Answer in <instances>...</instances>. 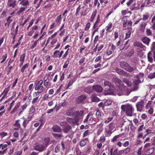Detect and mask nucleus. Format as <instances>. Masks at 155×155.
Instances as JSON below:
<instances>
[{
    "label": "nucleus",
    "instance_id": "f257e3e1",
    "mask_svg": "<svg viewBox=\"0 0 155 155\" xmlns=\"http://www.w3.org/2000/svg\"><path fill=\"white\" fill-rule=\"evenodd\" d=\"M114 80L116 86L113 85L110 81H105L104 82V86L109 87V89L110 88V89L112 91V93L117 92L118 94L119 92H121L122 91V89L121 87L120 84L121 81L118 78H115L114 79Z\"/></svg>",
    "mask_w": 155,
    "mask_h": 155
},
{
    "label": "nucleus",
    "instance_id": "f03ea898",
    "mask_svg": "<svg viewBox=\"0 0 155 155\" xmlns=\"http://www.w3.org/2000/svg\"><path fill=\"white\" fill-rule=\"evenodd\" d=\"M43 81L42 80L37 81L35 83V90L37 91L35 92L36 96L41 94L45 90L43 85Z\"/></svg>",
    "mask_w": 155,
    "mask_h": 155
},
{
    "label": "nucleus",
    "instance_id": "7ed1b4c3",
    "mask_svg": "<svg viewBox=\"0 0 155 155\" xmlns=\"http://www.w3.org/2000/svg\"><path fill=\"white\" fill-rule=\"evenodd\" d=\"M20 104L21 103L20 102H18L16 103L12 111L10 112V114H14L16 112L18 111V115L20 116L22 114V112L26 109L28 106V105L26 103H25L23 105L21 106V108L18 110Z\"/></svg>",
    "mask_w": 155,
    "mask_h": 155
},
{
    "label": "nucleus",
    "instance_id": "20e7f679",
    "mask_svg": "<svg viewBox=\"0 0 155 155\" xmlns=\"http://www.w3.org/2000/svg\"><path fill=\"white\" fill-rule=\"evenodd\" d=\"M121 108L124 112H125L127 116H133L132 113L134 110L132 105L129 104L123 105L121 106Z\"/></svg>",
    "mask_w": 155,
    "mask_h": 155
},
{
    "label": "nucleus",
    "instance_id": "39448f33",
    "mask_svg": "<svg viewBox=\"0 0 155 155\" xmlns=\"http://www.w3.org/2000/svg\"><path fill=\"white\" fill-rule=\"evenodd\" d=\"M120 67L127 71L131 72L135 70L134 67H131L129 64L125 61H121L120 63Z\"/></svg>",
    "mask_w": 155,
    "mask_h": 155
},
{
    "label": "nucleus",
    "instance_id": "423d86ee",
    "mask_svg": "<svg viewBox=\"0 0 155 155\" xmlns=\"http://www.w3.org/2000/svg\"><path fill=\"white\" fill-rule=\"evenodd\" d=\"M60 125L62 127L63 132L67 133L72 128L66 121H63L60 123Z\"/></svg>",
    "mask_w": 155,
    "mask_h": 155
},
{
    "label": "nucleus",
    "instance_id": "0eeeda50",
    "mask_svg": "<svg viewBox=\"0 0 155 155\" xmlns=\"http://www.w3.org/2000/svg\"><path fill=\"white\" fill-rule=\"evenodd\" d=\"M49 74H46L43 78V83L45 87V89L47 91L49 87V86H51V83H50V79H49Z\"/></svg>",
    "mask_w": 155,
    "mask_h": 155
},
{
    "label": "nucleus",
    "instance_id": "6e6552de",
    "mask_svg": "<svg viewBox=\"0 0 155 155\" xmlns=\"http://www.w3.org/2000/svg\"><path fill=\"white\" fill-rule=\"evenodd\" d=\"M94 114L92 112H90L87 116L86 118L84 120V123L88 121L89 124L90 125H91L95 124V123H93L94 120Z\"/></svg>",
    "mask_w": 155,
    "mask_h": 155
},
{
    "label": "nucleus",
    "instance_id": "1a4fd4ad",
    "mask_svg": "<svg viewBox=\"0 0 155 155\" xmlns=\"http://www.w3.org/2000/svg\"><path fill=\"white\" fill-rule=\"evenodd\" d=\"M144 102L143 100H141L136 104V106L137 111L141 112L144 107Z\"/></svg>",
    "mask_w": 155,
    "mask_h": 155
},
{
    "label": "nucleus",
    "instance_id": "9d476101",
    "mask_svg": "<svg viewBox=\"0 0 155 155\" xmlns=\"http://www.w3.org/2000/svg\"><path fill=\"white\" fill-rule=\"evenodd\" d=\"M124 135L125 134L124 133H122L115 135L111 139V142L114 143L119 140H121V139L124 137Z\"/></svg>",
    "mask_w": 155,
    "mask_h": 155
},
{
    "label": "nucleus",
    "instance_id": "9b49d317",
    "mask_svg": "<svg viewBox=\"0 0 155 155\" xmlns=\"http://www.w3.org/2000/svg\"><path fill=\"white\" fill-rule=\"evenodd\" d=\"M6 144H0V150L1 149V151L5 153L7 149V148L8 146L11 145V143L10 142H6Z\"/></svg>",
    "mask_w": 155,
    "mask_h": 155
},
{
    "label": "nucleus",
    "instance_id": "f8f14e48",
    "mask_svg": "<svg viewBox=\"0 0 155 155\" xmlns=\"http://www.w3.org/2000/svg\"><path fill=\"white\" fill-rule=\"evenodd\" d=\"M66 120L67 122L72 125L77 124L79 122V119L73 118L71 117H67Z\"/></svg>",
    "mask_w": 155,
    "mask_h": 155
},
{
    "label": "nucleus",
    "instance_id": "ddd939ff",
    "mask_svg": "<svg viewBox=\"0 0 155 155\" xmlns=\"http://www.w3.org/2000/svg\"><path fill=\"white\" fill-rule=\"evenodd\" d=\"M17 5V2L15 0H8L7 6L8 7L14 8Z\"/></svg>",
    "mask_w": 155,
    "mask_h": 155
},
{
    "label": "nucleus",
    "instance_id": "4468645a",
    "mask_svg": "<svg viewBox=\"0 0 155 155\" xmlns=\"http://www.w3.org/2000/svg\"><path fill=\"white\" fill-rule=\"evenodd\" d=\"M92 89L97 92L100 93L102 92L103 88L101 86L98 85H94L92 87Z\"/></svg>",
    "mask_w": 155,
    "mask_h": 155
},
{
    "label": "nucleus",
    "instance_id": "2eb2a0df",
    "mask_svg": "<svg viewBox=\"0 0 155 155\" xmlns=\"http://www.w3.org/2000/svg\"><path fill=\"white\" fill-rule=\"evenodd\" d=\"M13 126L14 127L13 128L14 130H19L21 127L20 120L18 119L16 120L13 124Z\"/></svg>",
    "mask_w": 155,
    "mask_h": 155
},
{
    "label": "nucleus",
    "instance_id": "dca6fc26",
    "mask_svg": "<svg viewBox=\"0 0 155 155\" xmlns=\"http://www.w3.org/2000/svg\"><path fill=\"white\" fill-rule=\"evenodd\" d=\"M87 98V97L84 95H82L79 96L77 98V101L78 104H81L84 102Z\"/></svg>",
    "mask_w": 155,
    "mask_h": 155
},
{
    "label": "nucleus",
    "instance_id": "f3484780",
    "mask_svg": "<svg viewBox=\"0 0 155 155\" xmlns=\"http://www.w3.org/2000/svg\"><path fill=\"white\" fill-rule=\"evenodd\" d=\"M51 129L54 132L61 133L62 131L61 128L58 125L53 126Z\"/></svg>",
    "mask_w": 155,
    "mask_h": 155
},
{
    "label": "nucleus",
    "instance_id": "a211bd4d",
    "mask_svg": "<svg viewBox=\"0 0 155 155\" xmlns=\"http://www.w3.org/2000/svg\"><path fill=\"white\" fill-rule=\"evenodd\" d=\"M34 149L39 152L43 151L46 148L43 144L38 145L34 147Z\"/></svg>",
    "mask_w": 155,
    "mask_h": 155
},
{
    "label": "nucleus",
    "instance_id": "6ab92c4d",
    "mask_svg": "<svg viewBox=\"0 0 155 155\" xmlns=\"http://www.w3.org/2000/svg\"><path fill=\"white\" fill-rule=\"evenodd\" d=\"M84 111L83 110L74 111L73 115L75 118L79 119V117H81Z\"/></svg>",
    "mask_w": 155,
    "mask_h": 155
},
{
    "label": "nucleus",
    "instance_id": "aec40b11",
    "mask_svg": "<svg viewBox=\"0 0 155 155\" xmlns=\"http://www.w3.org/2000/svg\"><path fill=\"white\" fill-rule=\"evenodd\" d=\"M139 6L138 4L135 2L132 5L130 6V9L131 11L136 10L139 8Z\"/></svg>",
    "mask_w": 155,
    "mask_h": 155
},
{
    "label": "nucleus",
    "instance_id": "412c9836",
    "mask_svg": "<svg viewBox=\"0 0 155 155\" xmlns=\"http://www.w3.org/2000/svg\"><path fill=\"white\" fill-rule=\"evenodd\" d=\"M38 29V26L36 25H33L31 28V31L28 32V36H31L35 32V31L37 30Z\"/></svg>",
    "mask_w": 155,
    "mask_h": 155
},
{
    "label": "nucleus",
    "instance_id": "4be33fe9",
    "mask_svg": "<svg viewBox=\"0 0 155 155\" xmlns=\"http://www.w3.org/2000/svg\"><path fill=\"white\" fill-rule=\"evenodd\" d=\"M74 110L73 108H69L66 112V114L69 116H73L74 114Z\"/></svg>",
    "mask_w": 155,
    "mask_h": 155
},
{
    "label": "nucleus",
    "instance_id": "5701e85b",
    "mask_svg": "<svg viewBox=\"0 0 155 155\" xmlns=\"http://www.w3.org/2000/svg\"><path fill=\"white\" fill-rule=\"evenodd\" d=\"M142 41L144 44L148 45L150 41V39L148 37H144L142 38Z\"/></svg>",
    "mask_w": 155,
    "mask_h": 155
},
{
    "label": "nucleus",
    "instance_id": "b1692460",
    "mask_svg": "<svg viewBox=\"0 0 155 155\" xmlns=\"http://www.w3.org/2000/svg\"><path fill=\"white\" fill-rule=\"evenodd\" d=\"M19 3L20 5H21L22 6H25L26 8L28 5H29V2L28 0H21L20 1Z\"/></svg>",
    "mask_w": 155,
    "mask_h": 155
},
{
    "label": "nucleus",
    "instance_id": "393cba45",
    "mask_svg": "<svg viewBox=\"0 0 155 155\" xmlns=\"http://www.w3.org/2000/svg\"><path fill=\"white\" fill-rule=\"evenodd\" d=\"M155 3V0H146V6H150Z\"/></svg>",
    "mask_w": 155,
    "mask_h": 155
},
{
    "label": "nucleus",
    "instance_id": "a878e982",
    "mask_svg": "<svg viewBox=\"0 0 155 155\" xmlns=\"http://www.w3.org/2000/svg\"><path fill=\"white\" fill-rule=\"evenodd\" d=\"M134 45L135 47H140L142 49H144L145 48V46L143 45L142 43L138 42H136L134 44Z\"/></svg>",
    "mask_w": 155,
    "mask_h": 155
},
{
    "label": "nucleus",
    "instance_id": "bb28decb",
    "mask_svg": "<svg viewBox=\"0 0 155 155\" xmlns=\"http://www.w3.org/2000/svg\"><path fill=\"white\" fill-rule=\"evenodd\" d=\"M127 16H124L122 18V21L123 24V26L125 29H126V28L127 27Z\"/></svg>",
    "mask_w": 155,
    "mask_h": 155
},
{
    "label": "nucleus",
    "instance_id": "cd10ccee",
    "mask_svg": "<svg viewBox=\"0 0 155 155\" xmlns=\"http://www.w3.org/2000/svg\"><path fill=\"white\" fill-rule=\"evenodd\" d=\"M50 141V138L49 137H48L44 139L43 140L44 143L43 145L46 148L48 146Z\"/></svg>",
    "mask_w": 155,
    "mask_h": 155
},
{
    "label": "nucleus",
    "instance_id": "c85d7f7f",
    "mask_svg": "<svg viewBox=\"0 0 155 155\" xmlns=\"http://www.w3.org/2000/svg\"><path fill=\"white\" fill-rule=\"evenodd\" d=\"M132 29H128L125 34V39H127L130 37L132 32Z\"/></svg>",
    "mask_w": 155,
    "mask_h": 155
},
{
    "label": "nucleus",
    "instance_id": "c756f323",
    "mask_svg": "<svg viewBox=\"0 0 155 155\" xmlns=\"http://www.w3.org/2000/svg\"><path fill=\"white\" fill-rule=\"evenodd\" d=\"M151 26L150 28L153 30H155V15L152 18L151 21Z\"/></svg>",
    "mask_w": 155,
    "mask_h": 155
},
{
    "label": "nucleus",
    "instance_id": "7c9ffc66",
    "mask_svg": "<svg viewBox=\"0 0 155 155\" xmlns=\"http://www.w3.org/2000/svg\"><path fill=\"white\" fill-rule=\"evenodd\" d=\"M88 141V138H85L84 140L80 141V145L81 147H83L85 146Z\"/></svg>",
    "mask_w": 155,
    "mask_h": 155
},
{
    "label": "nucleus",
    "instance_id": "2f4dec72",
    "mask_svg": "<svg viewBox=\"0 0 155 155\" xmlns=\"http://www.w3.org/2000/svg\"><path fill=\"white\" fill-rule=\"evenodd\" d=\"M10 86H9L8 87L5 88L3 90L2 93L0 96L1 97L2 95H4L5 96H7L8 92L9 91L10 89Z\"/></svg>",
    "mask_w": 155,
    "mask_h": 155
},
{
    "label": "nucleus",
    "instance_id": "473e14b6",
    "mask_svg": "<svg viewBox=\"0 0 155 155\" xmlns=\"http://www.w3.org/2000/svg\"><path fill=\"white\" fill-rule=\"evenodd\" d=\"M62 20V15H60L58 16L55 19V21L57 24H60Z\"/></svg>",
    "mask_w": 155,
    "mask_h": 155
},
{
    "label": "nucleus",
    "instance_id": "72a5a7b5",
    "mask_svg": "<svg viewBox=\"0 0 155 155\" xmlns=\"http://www.w3.org/2000/svg\"><path fill=\"white\" fill-rule=\"evenodd\" d=\"M97 13V11L95 10L94 11L92 14L91 17L90 18V21L91 22H92L94 20Z\"/></svg>",
    "mask_w": 155,
    "mask_h": 155
},
{
    "label": "nucleus",
    "instance_id": "f704fd0d",
    "mask_svg": "<svg viewBox=\"0 0 155 155\" xmlns=\"http://www.w3.org/2000/svg\"><path fill=\"white\" fill-rule=\"evenodd\" d=\"M92 87L91 86H88L84 89V91L87 93L90 94L92 92Z\"/></svg>",
    "mask_w": 155,
    "mask_h": 155
},
{
    "label": "nucleus",
    "instance_id": "c9c22d12",
    "mask_svg": "<svg viewBox=\"0 0 155 155\" xmlns=\"http://www.w3.org/2000/svg\"><path fill=\"white\" fill-rule=\"evenodd\" d=\"M147 25V23L146 22H143L141 23L140 27L142 31L143 32L144 31V29Z\"/></svg>",
    "mask_w": 155,
    "mask_h": 155
},
{
    "label": "nucleus",
    "instance_id": "e433bc0d",
    "mask_svg": "<svg viewBox=\"0 0 155 155\" xmlns=\"http://www.w3.org/2000/svg\"><path fill=\"white\" fill-rule=\"evenodd\" d=\"M153 54L150 52H149L148 54L147 58L148 61L150 62H152L153 61Z\"/></svg>",
    "mask_w": 155,
    "mask_h": 155
},
{
    "label": "nucleus",
    "instance_id": "4c0bfd02",
    "mask_svg": "<svg viewBox=\"0 0 155 155\" xmlns=\"http://www.w3.org/2000/svg\"><path fill=\"white\" fill-rule=\"evenodd\" d=\"M101 113H102V112L100 111L98 109L95 114L98 120H99L101 118Z\"/></svg>",
    "mask_w": 155,
    "mask_h": 155
},
{
    "label": "nucleus",
    "instance_id": "58836bf2",
    "mask_svg": "<svg viewBox=\"0 0 155 155\" xmlns=\"http://www.w3.org/2000/svg\"><path fill=\"white\" fill-rule=\"evenodd\" d=\"M112 27V23L111 22H110L105 28L106 31H108L109 32H110L111 31L110 30L111 28Z\"/></svg>",
    "mask_w": 155,
    "mask_h": 155
},
{
    "label": "nucleus",
    "instance_id": "ea45409f",
    "mask_svg": "<svg viewBox=\"0 0 155 155\" xmlns=\"http://www.w3.org/2000/svg\"><path fill=\"white\" fill-rule=\"evenodd\" d=\"M59 51L55 50L54 52L53 57L54 58H60V57H59Z\"/></svg>",
    "mask_w": 155,
    "mask_h": 155
},
{
    "label": "nucleus",
    "instance_id": "a19ab883",
    "mask_svg": "<svg viewBox=\"0 0 155 155\" xmlns=\"http://www.w3.org/2000/svg\"><path fill=\"white\" fill-rule=\"evenodd\" d=\"M123 82L125 83L128 87L131 86L132 83L127 78H124L123 80Z\"/></svg>",
    "mask_w": 155,
    "mask_h": 155
},
{
    "label": "nucleus",
    "instance_id": "79ce46f5",
    "mask_svg": "<svg viewBox=\"0 0 155 155\" xmlns=\"http://www.w3.org/2000/svg\"><path fill=\"white\" fill-rule=\"evenodd\" d=\"M154 150L153 147L150 148L147 151V153L149 155L153 153Z\"/></svg>",
    "mask_w": 155,
    "mask_h": 155
},
{
    "label": "nucleus",
    "instance_id": "37998d69",
    "mask_svg": "<svg viewBox=\"0 0 155 155\" xmlns=\"http://www.w3.org/2000/svg\"><path fill=\"white\" fill-rule=\"evenodd\" d=\"M109 129L112 131L115 127V124L114 123L111 122L109 125Z\"/></svg>",
    "mask_w": 155,
    "mask_h": 155
},
{
    "label": "nucleus",
    "instance_id": "c03bdc74",
    "mask_svg": "<svg viewBox=\"0 0 155 155\" xmlns=\"http://www.w3.org/2000/svg\"><path fill=\"white\" fill-rule=\"evenodd\" d=\"M30 120H27V119L24 118V121L22 123V125L24 128H25L27 124Z\"/></svg>",
    "mask_w": 155,
    "mask_h": 155
},
{
    "label": "nucleus",
    "instance_id": "a18cd8bd",
    "mask_svg": "<svg viewBox=\"0 0 155 155\" xmlns=\"http://www.w3.org/2000/svg\"><path fill=\"white\" fill-rule=\"evenodd\" d=\"M7 57V54L5 53L4 54H3L2 56V58L3 59L1 61L0 63L2 64L4 62Z\"/></svg>",
    "mask_w": 155,
    "mask_h": 155
},
{
    "label": "nucleus",
    "instance_id": "49530a36",
    "mask_svg": "<svg viewBox=\"0 0 155 155\" xmlns=\"http://www.w3.org/2000/svg\"><path fill=\"white\" fill-rule=\"evenodd\" d=\"M74 81L75 80H74V79L73 80H71L68 82V85L66 88V89H68L69 87H70L71 85H72Z\"/></svg>",
    "mask_w": 155,
    "mask_h": 155
},
{
    "label": "nucleus",
    "instance_id": "de8ad7c7",
    "mask_svg": "<svg viewBox=\"0 0 155 155\" xmlns=\"http://www.w3.org/2000/svg\"><path fill=\"white\" fill-rule=\"evenodd\" d=\"M116 72L120 74L123 75L124 71L118 68H116L115 69Z\"/></svg>",
    "mask_w": 155,
    "mask_h": 155
},
{
    "label": "nucleus",
    "instance_id": "09e8293b",
    "mask_svg": "<svg viewBox=\"0 0 155 155\" xmlns=\"http://www.w3.org/2000/svg\"><path fill=\"white\" fill-rule=\"evenodd\" d=\"M60 144H57L54 149V152L58 153L60 152Z\"/></svg>",
    "mask_w": 155,
    "mask_h": 155
},
{
    "label": "nucleus",
    "instance_id": "8fccbe9b",
    "mask_svg": "<svg viewBox=\"0 0 155 155\" xmlns=\"http://www.w3.org/2000/svg\"><path fill=\"white\" fill-rule=\"evenodd\" d=\"M69 61H70L69 58H68L66 60V61L64 62V65L63 66V68H66L68 67Z\"/></svg>",
    "mask_w": 155,
    "mask_h": 155
},
{
    "label": "nucleus",
    "instance_id": "3c124183",
    "mask_svg": "<svg viewBox=\"0 0 155 155\" xmlns=\"http://www.w3.org/2000/svg\"><path fill=\"white\" fill-rule=\"evenodd\" d=\"M28 63H26L25 64H24L22 67H21V71L22 73H23L24 72V71L25 70V68L28 67Z\"/></svg>",
    "mask_w": 155,
    "mask_h": 155
},
{
    "label": "nucleus",
    "instance_id": "603ef678",
    "mask_svg": "<svg viewBox=\"0 0 155 155\" xmlns=\"http://www.w3.org/2000/svg\"><path fill=\"white\" fill-rule=\"evenodd\" d=\"M134 49H131L130 51L127 53V56L130 57L133 55L134 54Z\"/></svg>",
    "mask_w": 155,
    "mask_h": 155
},
{
    "label": "nucleus",
    "instance_id": "864d4df0",
    "mask_svg": "<svg viewBox=\"0 0 155 155\" xmlns=\"http://www.w3.org/2000/svg\"><path fill=\"white\" fill-rule=\"evenodd\" d=\"M25 7H21L20 9L17 11V14L18 15H20L22 12H23L26 8Z\"/></svg>",
    "mask_w": 155,
    "mask_h": 155
},
{
    "label": "nucleus",
    "instance_id": "5fc2aeb1",
    "mask_svg": "<svg viewBox=\"0 0 155 155\" xmlns=\"http://www.w3.org/2000/svg\"><path fill=\"white\" fill-rule=\"evenodd\" d=\"M113 132L112 130L108 129V130L105 131V135L107 137L110 136Z\"/></svg>",
    "mask_w": 155,
    "mask_h": 155
},
{
    "label": "nucleus",
    "instance_id": "6e6d98bb",
    "mask_svg": "<svg viewBox=\"0 0 155 155\" xmlns=\"http://www.w3.org/2000/svg\"><path fill=\"white\" fill-rule=\"evenodd\" d=\"M112 103V101L110 99H108L105 102H104V105L106 106H109Z\"/></svg>",
    "mask_w": 155,
    "mask_h": 155
},
{
    "label": "nucleus",
    "instance_id": "4d7b16f0",
    "mask_svg": "<svg viewBox=\"0 0 155 155\" xmlns=\"http://www.w3.org/2000/svg\"><path fill=\"white\" fill-rule=\"evenodd\" d=\"M105 141L106 139L105 137L104 136H102L101 137L98 142L102 143L105 142Z\"/></svg>",
    "mask_w": 155,
    "mask_h": 155
},
{
    "label": "nucleus",
    "instance_id": "13d9d810",
    "mask_svg": "<svg viewBox=\"0 0 155 155\" xmlns=\"http://www.w3.org/2000/svg\"><path fill=\"white\" fill-rule=\"evenodd\" d=\"M7 135V133L6 132H2L0 133V137L2 139Z\"/></svg>",
    "mask_w": 155,
    "mask_h": 155
},
{
    "label": "nucleus",
    "instance_id": "bf43d9fd",
    "mask_svg": "<svg viewBox=\"0 0 155 155\" xmlns=\"http://www.w3.org/2000/svg\"><path fill=\"white\" fill-rule=\"evenodd\" d=\"M52 135L54 137L56 138H61L62 136L61 134L55 133H52Z\"/></svg>",
    "mask_w": 155,
    "mask_h": 155
},
{
    "label": "nucleus",
    "instance_id": "052dcab7",
    "mask_svg": "<svg viewBox=\"0 0 155 155\" xmlns=\"http://www.w3.org/2000/svg\"><path fill=\"white\" fill-rule=\"evenodd\" d=\"M81 6L79 5L76 9V11L75 15L77 16L79 15V13L81 9Z\"/></svg>",
    "mask_w": 155,
    "mask_h": 155
},
{
    "label": "nucleus",
    "instance_id": "680f3d73",
    "mask_svg": "<svg viewBox=\"0 0 155 155\" xmlns=\"http://www.w3.org/2000/svg\"><path fill=\"white\" fill-rule=\"evenodd\" d=\"M146 35L147 36H150L152 35V32L150 29L146 28Z\"/></svg>",
    "mask_w": 155,
    "mask_h": 155
},
{
    "label": "nucleus",
    "instance_id": "e2e57ef3",
    "mask_svg": "<svg viewBox=\"0 0 155 155\" xmlns=\"http://www.w3.org/2000/svg\"><path fill=\"white\" fill-rule=\"evenodd\" d=\"M90 134V131L87 130L84 131L83 134V137H85Z\"/></svg>",
    "mask_w": 155,
    "mask_h": 155
},
{
    "label": "nucleus",
    "instance_id": "0e129e2a",
    "mask_svg": "<svg viewBox=\"0 0 155 155\" xmlns=\"http://www.w3.org/2000/svg\"><path fill=\"white\" fill-rule=\"evenodd\" d=\"M152 103V101H149L147 103L146 106V108L147 109L150 107L151 106V105Z\"/></svg>",
    "mask_w": 155,
    "mask_h": 155
},
{
    "label": "nucleus",
    "instance_id": "69168bd1",
    "mask_svg": "<svg viewBox=\"0 0 155 155\" xmlns=\"http://www.w3.org/2000/svg\"><path fill=\"white\" fill-rule=\"evenodd\" d=\"M35 107L33 106H32L30 109L29 110V113L32 114L35 113Z\"/></svg>",
    "mask_w": 155,
    "mask_h": 155
},
{
    "label": "nucleus",
    "instance_id": "338daca9",
    "mask_svg": "<svg viewBox=\"0 0 155 155\" xmlns=\"http://www.w3.org/2000/svg\"><path fill=\"white\" fill-rule=\"evenodd\" d=\"M25 56L26 54L25 53H24L21 55L20 58V61H24V60L25 57Z\"/></svg>",
    "mask_w": 155,
    "mask_h": 155
},
{
    "label": "nucleus",
    "instance_id": "774afa93",
    "mask_svg": "<svg viewBox=\"0 0 155 155\" xmlns=\"http://www.w3.org/2000/svg\"><path fill=\"white\" fill-rule=\"evenodd\" d=\"M130 148L127 147L123 150L124 153L125 154H127L130 152Z\"/></svg>",
    "mask_w": 155,
    "mask_h": 155
}]
</instances>
